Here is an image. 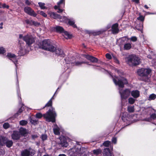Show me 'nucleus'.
<instances>
[{
  "mask_svg": "<svg viewBox=\"0 0 156 156\" xmlns=\"http://www.w3.org/2000/svg\"><path fill=\"white\" fill-rule=\"evenodd\" d=\"M109 74L112 78L115 84L116 85H118L119 87V92L122 101L123 99H126L130 95L131 93L129 89H126L124 90L122 89V88L124 87V84L127 83V81L126 79L120 76L113 77L111 73H109Z\"/></svg>",
  "mask_w": 156,
  "mask_h": 156,
  "instance_id": "1",
  "label": "nucleus"
},
{
  "mask_svg": "<svg viewBox=\"0 0 156 156\" xmlns=\"http://www.w3.org/2000/svg\"><path fill=\"white\" fill-rule=\"evenodd\" d=\"M34 37L30 34H27L23 35L20 34L19 35V43L20 44L19 51L21 55L27 52L28 50L26 48L30 46L34 42Z\"/></svg>",
  "mask_w": 156,
  "mask_h": 156,
  "instance_id": "2",
  "label": "nucleus"
},
{
  "mask_svg": "<svg viewBox=\"0 0 156 156\" xmlns=\"http://www.w3.org/2000/svg\"><path fill=\"white\" fill-rule=\"evenodd\" d=\"M40 48L44 50L51 52L55 50V46L53 45L49 40H44L40 42Z\"/></svg>",
  "mask_w": 156,
  "mask_h": 156,
  "instance_id": "3",
  "label": "nucleus"
},
{
  "mask_svg": "<svg viewBox=\"0 0 156 156\" xmlns=\"http://www.w3.org/2000/svg\"><path fill=\"white\" fill-rule=\"evenodd\" d=\"M43 116L47 121L51 122H55L56 114L54 108L51 107L46 114L43 115Z\"/></svg>",
  "mask_w": 156,
  "mask_h": 156,
  "instance_id": "4",
  "label": "nucleus"
},
{
  "mask_svg": "<svg viewBox=\"0 0 156 156\" xmlns=\"http://www.w3.org/2000/svg\"><path fill=\"white\" fill-rule=\"evenodd\" d=\"M126 60L127 63L131 66L138 65L140 62L139 58L134 55L129 56L126 58Z\"/></svg>",
  "mask_w": 156,
  "mask_h": 156,
  "instance_id": "5",
  "label": "nucleus"
},
{
  "mask_svg": "<svg viewBox=\"0 0 156 156\" xmlns=\"http://www.w3.org/2000/svg\"><path fill=\"white\" fill-rule=\"evenodd\" d=\"M6 57L9 59L11 60L15 65L16 68L17 67V64H18V60L17 57L14 54L10 52L8 53L7 55L5 54V55L4 57Z\"/></svg>",
  "mask_w": 156,
  "mask_h": 156,
  "instance_id": "6",
  "label": "nucleus"
},
{
  "mask_svg": "<svg viewBox=\"0 0 156 156\" xmlns=\"http://www.w3.org/2000/svg\"><path fill=\"white\" fill-rule=\"evenodd\" d=\"M2 143L5 144L8 147H11L13 144V142L12 140H8L4 136L0 137V147L2 146Z\"/></svg>",
  "mask_w": 156,
  "mask_h": 156,
  "instance_id": "7",
  "label": "nucleus"
},
{
  "mask_svg": "<svg viewBox=\"0 0 156 156\" xmlns=\"http://www.w3.org/2000/svg\"><path fill=\"white\" fill-rule=\"evenodd\" d=\"M35 153V151L33 149L29 148L22 151L21 156H33Z\"/></svg>",
  "mask_w": 156,
  "mask_h": 156,
  "instance_id": "8",
  "label": "nucleus"
},
{
  "mask_svg": "<svg viewBox=\"0 0 156 156\" xmlns=\"http://www.w3.org/2000/svg\"><path fill=\"white\" fill-rule=\"evenodd\" d=\"M151 72V70L149 69L141 68L137 71V73L140 76H147Z\"/></svg>",
  "mask_w": 156,
  "mask_h": 156,
  "instance_id": "9",
  "label": "nucleus"
},
{
  "mask_svg": "<svg viewBox=\"0 0 156 156\" xmlns=\"http://www.w3.org/2000/svg\"><path fill=\"white\" fill-rule=\"evenodd\" d=\"M70 153L73 156H81L82 154L80 147L77 148L75 147L72 148Z\"/></svg>",
  "mask_w": 156,
  "mask_h": 156,
  "instance_id": "10",
  "label": "nucleus"
},
{
  "mask_svg": "<svg viewBox=\"0 0 156 156\" xmlns=\"http://www.w3.org/2000/svg\"><path fill=\"white\" fill-rule=\"evenodd\" d=\"M24 12L28 15L36 17L37 14L30 7L27 6L24 8Z\"/></svg>",
  "mask_w": 156,
  "mask_h": 156,
  "instance_id": "11",
  "label": "nucleus"
},
{
  "mask_svg": "<svg viewBox=\"0 0 156 156\" xmlns=\"http://www.w3.org/2000/svg\"><path fill=\"white\" fill-rule=\"evenodd\" d=\"M66 20L68 21V23L69 25L72 26L74 28H77V26L75 24V20L73 18L68 19L66 17L63 16V20L61 21L66 22Z\"/></svg>",
  "mask_w": 156,
  "mask_h": 156,
  "instance_id": "12",
  "label": "nucleus"
},
{
  "mask_svg": "<svg viewBox=\"0 0 156 156\" xmlns=\"http://www.w3.org/2000/svg\"><path fill=\"white\" fill-rule=\"evenodd\" d=\"M55 50L51 52H54L56 55L61 57H64L65 54L63 51L60 48L56 47L55 46Z\"/></svg>",
  "mask_w": 156,
  "mask_h": 156,
  "instance_id": "13",
  "label": "nucleus"
},
{
  "mask_svg": "<svg viewBox=\"0 0 156 156\" xmlns=\"http://www.w3.org/2000/svg\"><path fill=\"white\" fill-rule=\"evenodd\" d=\"M137 19L141 21L142 22L140 23L139 26L138 25L136 26V29L137 30L142 31L143 28V22L144 20V17L143 16L140 15L139 17L137 18Z\"/></svg>",
  "mask_w": 156,
  "mask_h": 156,
  "instance_id": "14",
  "label": "nucleus"
},
{
  "mask_svg": "<svg viewBox=\"0 0 156 156\" xmlns=\"http://www.w3.org/2000/svg\"><path fill=\"white\" fill-rule=\"evenodd\" d=\"M151 111L153 113L150 115V117L144 119V120L147 122H151L152 119L154 120L156 118L155 111L154 109H151Z\"/></svg>",
  "mask_w": 156,
  "mask_h": 156,
  "instance_id": "15",
  "label": "nucleus"
},
{
  "mask_svg": "<svg viewBox=\"0 0 156 156\" xmlns=\"http://www.w3.org/2000/svg\"><path fill=\"white\" fill-rule=\"evenodd\" d=\"M12 138L14 140H17L20 139L21 137L19 131H14L11 135Z\"/></svg>",
  "mask_w": 156,
  "mask_h": 156,
  "instance_id": "16",
  "label": "nucleus"
},
{
  "mask_svg": "<svg viewBox=\"0 0 156 156\" xmlns=\"http://www.w3.org/2000/svg\"><path fill=\"white\" fill-rule=\"evenodd\" d=\"M124 114L122 115V119L124 122H132V116L129 115V116H126V115L127 113H124Z\"/></svg>",
  "mask_w": 156,
  "mask_h": 156,
  "instance_id": "17",
  "label": "nucleus"
},
{
  "mask_svg": "<svg viewBox=\"0 0 156 156\" xmlns=\"http://www.w3.org/2000/svg\"><path fill=\"white\" fill-rule=\"evenodd\" d=\"M83 56L92 62H97L98 61V59L97 58L88 55H84Z\"/></svg>",
  "mask_w": 156,
  "mask_h": 156,
  "instance_id": "18",
  "label": "nucleus"
},
{
  "mask_svg": "<svg viewBox=\"0 0 156 156\" xmlns=\"http://www.w3.org/2000/svg\"><path fill=\"white\" fill-rule=\"evenodd\" d=\"M48 14L51 17L53 18L54 19H59L60 20H63V17L59 15L52 12H49Z\"/></svg>",
  "mask_w": 156,
  "mask_h": 156,
  "instance_id": "19",
  "label": "nucleus"
},
{
  "mask_svg": "<svg viewBox=\"0 0 156 156\" xmlns=\"http://www.w3.org/2000/svg\"><path fill=\"white\" fill-rule=\"evenodd\" d=\"M118 24L117 23L113 24L112 27V32L113 34L118 33L119 31V29L118 28Z\"/></svg>",
  "mask_w": 156,
  "mask_h": 156,
  "instance_id": "20",
  "label": "nucleus"
},
{
  "mask_svg": "<svg viewBox=\"0 0 156 156\" xmlns=\"http://www.w3.org/2000/svg\"><path fill=\"white\" fill-rule=\"evenodd\" d=\"M65 0H60L57 3V5L54 6L55 9H58V8L64 7L65 6Z\"/></svg>",
  "mask_w": 156,
  "mask_h": 156,
  "instance_id": "21",
  "label": "nucleus"
},
{
  "mask_svg": "<svg viewBox=\"0 0 156 156\" xmlns=\"http://www.w3.org/2000/svg\"><path fill=\"white\" fill-rule=\"evenodd\" d=\"M103 154L104 156H112V153L108 148L104 149L103 151Z\"/></svg>",
  "mask_w": 156,
  "mask_h": 156,
  "instance_id": "22",
  "label": "nucleus"
},
{
  "mask_svg": "<svg viewBox=\"0 0 156 156\" xmlns=\"http://www.w3.org/2000/svg\"><path fill=\"white\" fill-rule=\"evenodd\" d=\"M131 95L134 98H137L139 97L140 91L137 90H134L130 93Z\"/></svg>",
  "mask_w": 156,
  "mask_h": 156,
  "instance_id": "23",
  "label": "nucleus"
},
{
  "mask_svg": "<svg viewBox=\"0 0 156 156\" xmlns=\"http://www.w3.org/2000/svg\"><path fill=\"white\" fill-rule=\"evenodd\" d=\"M61 128L59 127L56 124L54 125L53 130L54 133L55 135H58L60 134V131Z\"/></svg>",
  "mask_w": 156,
  "mask_h": 156,
  "instance_id": "24",
  "label": "nucleus"
},
{
  "mask_svg": "<svg viewBox=\"0 0 156 156\" xmlns=\"http://www.w3.org/2000/svg\"><path fill=\"white\" fill-rule=\"evenodd\" d=\"M73 60H70L69 61V63H68L73 64H74L75 63L76 65L77 66H78L82 64H83V63H86L87 64H89L88 62H83V61H82L81 62H75V61L74 60V59Z\"/></svg>",
  "mask_w": 156,
  "mask_h": 156,
  "instance_id": "25",
  "label": "nucleus"
},
{
  "mask_svg": "<svg viewBox=\"0 0 156 156\" xmlns=\"http://www.w3.org/2000/svg\"><path fill=\"white\" fill-rule=\"evenodd\" d=\"M19 132L20 133L21 136H25L27 133V132L25 129L23 128L22 127H21L19 129Z\"/></svg>",
  "mask_w": 156,
  "mask_h": 156,
  "instance_id": "26",
  "label": "nucleus"
},
{
  "mask_svg": "<svg viewBox=\"0 0 156 156\" xmlns=\"http://www.w3.org/2000/svg\"><path fill=\"white\" fill-rule=\"evenodd\" d=\"M54 29H55L56 31L58 32L62 33L64 31V29L59 26H57L54 27Z\"/></svg>",
  "mask_w": 156,
  "mask_h": 156,
  "instance_id": "27",
  "label": "nucleus"
},
{
  "mask_svg": "<svg viewBox=\"0 0 156 156\" xmlns=\"http://www.w3.org/2000/svg\"><path fill=\"white\" fill-rule=\"evenodd\" d=\"M56 91L54 95H55L56 93ZM54 95L53 96H54ZM54 96H53L49 100L48 102L46 104L44 107L43 108H44L45 107H49V106H51L52 105V99H54L53 98Z\"/></svg>",
  "mask_w": 156,
  "mask_h": 156,
  "instance_id": "28",
  "label": "nucleus"
},
{
  "mask_svg": "<svg viewBox=\"0 0 156 156\" xmlns=\"http://www.w3.org/2000/svg\"><path fill=\"white\" fill-rule=\"evenodd\" d=\"M92 152L94 154L98 155L101 153V150L100 149H98L93 150Z\"/></svg>",
  "mask_w": 156,
  "mask_h": 156,
  "instance_id": "29",
  "label": "nucleus"
},
{
  "mask_svg": "<svg viewBox=\"0 0 156 156\" xmlns=\"http://www.w3.org/2000/svg\"><path fill=\"white\" fill-rule=\"evenodd\" d=\"M132 47L131 44L129 43L125 44L124 46V48L125 50H128L130 49Z\"/></svg>",
  "mask_w": 156,
  "mask_h": 156,
  "instance_id": "30",
  "label": "nucleus"
},
{
  "mask_svg": "<svg viewBox=\"0 0 156 156\" xmlns=\"http://www.w3.org/2000/svg\"><path fill=\"white\" fill-rule=\"evenodd\" d=\"M23 110V107H21V108L19 109L17 112L15 114L14 116L15 117H17L19 115H20V114L22 112Z\"/></svg>",
  "mask_w": 156,
  "mask_h": 156,
  "instance_id": "31",
  "label": "nucleus"
},
{
  "mask_svg": "<svg viewBox=\"0 0 156 156\" xmlns=\"http://www.w3.org/2000/svg\"><path fill=\"white\" fill-rule=\"evenodd\" d=\"M156 98V95L154 94H152L150 95L148 100L149 101L153 100H154Z\"/></svg>",
  "mask_w": 156,
  "mask_h": 156,
  "instance_id": "32",
  "label": "nucleus"
},
{
  "mask_svg": "<svg viewBox=\"0 0 156 156\" xmlns=\"http://www.w3.org/2000/svg\"><path fill=\"white\" fill-rule=\"evenodd\" d=\"M6 52V50L5 48L3 47H0V54H2L4 57L5 54H4Z\"/></svg>",
  "mask_w": 156,
  "mask_h": 156,
  "instance_id": "33",
  "label": "nucleus"
},
{
  "mask_svg": "<svg viewBox=\"0 0 156 156\" xmlns=\"http://www.w3.org/2000/svg\"><path fill=\"white\" fill-rule=\"evenodd\" d=\"M62 33H64V37L66 39L70 38H71V36L70 35L67 31H64Z\"/></svg>",
  "mask_w": 156,
  "mask_h": 156,
  "instance_id": "34",
  "label": "nucleus"
},
{
  "mask_svg": "<svg viewBox=\"0 0 156 156\" xmlns=\"http://www.w3.org/2000/svg\"><path fill=\"white\" fill-rule=\"evenodd\" d=\"M127 110L129 112H134V109L133 106H129L127 108Z\"/></svg>",
  "mask_w": 156,
  "mask_h": 156,
  "instance_id": "35",
  "label": "nucleus"
},
{
  "mask_svg": "<svg viewBox=\"0 0 156 156\" xmlns=\"http://www.w3.org/2000/svg\"><path fill=\"white\" fill-rule=\"evenodd\" d=\"M33 20H29L28 19H27L25 20V23L27 25H29L30 26H32Z\"/></svg>",
  "mask_w": 156,
  "mask_h": 156,
  "instance_id": "36",
  "label": "nucleus"
},
{
  "mask_svg": "<svg viewBox=\"0 0 156 156\" xmlns=\"http://www.w3.org/2000/svg\"><path fill=\"white\" fill-rule=\"evenodd\" d=\"M38 3L39 6L41 9H44L46 8L44 6L45 4L44 3L39 2Z\"/></svg>",
  "mask_w": 156,
  "mask_h": 156,
  "instance_id": "37",
  "label": "nucleus"
},
{
  "mask_svg": "<svg viewBox=\"0 0 156 156\" xmlns=\"http://www.w3.org/2000/svg\"><path fill=\"white\" fill-rule=\"evenodd\" d=\"M61 145L62 147H67L68 145L67 142L65 140H64L63 142L61 141Z\"/></svg>",
  "mask_w": 156,
  "mask_h": 156,
  "instance_id": "38",
  "label": "nucleus"
},
{
  "mask_svg": "<svg viewBox=\"0 0 156 156\" xmlns=\"http://www.w3.org/2000/svg\"><path fill=\"white\" fill-rule=\"evenodd\" d=\"M30 122L32 124L36 125L37 124V120L33 119V118H30Z\"/></svg>",
  "mask_w": 156,
  "mask_h": 156,
  "instance_id": "39",
  "label": "nucleus"
},
{
  "mask_svg": "<svg viewBox=\"0 0 156 156\" xmlns=\"http://www.w3.org/2000/svg\"><path fill=\"white\" fill-rule=\"evenodd\" d=\"M135 100L132 98H130L128 99V102L131 104H133L135 102Z\"/></svg>",
  "mask_w": 156,
  "mask_h": 156,
  "instance_id": "40",
  "label": "nucleus"
},
{
  "mask_svg": "<svg viewBox=\"0 0 156 156\" xmlns=\"http://www.w3.org/2000/svg\"><path fill=\"white\" fill-rule=\"evenodd\" d=\"M27 123V121L25 120H22L20 122V124L22 126H25Z\"/></svg>",
  "mask_w": 156,
  "mask_h": 156,
  "instance_id": "41",
  "label": "nucleus"
},
{
  "mask_svg": "<svg viewBox=\"0 0 156 156\" xmlns=\"http://www.w3.org/2000/svg\"><path fill=\"white\" fill-rule=\"evenodd\" d=\"M111 144V142L109 141H106L104 142L103 143L104 146L105 147H108Z\"/></svg>",
  "mask_w": 156,
  "mask_h": 156,
  "instance_id": "42",
  "label": "nucleus"
},
{
  "mask_svg": "<svg viewBox=\"0 0 156 156\" xmlns=\"http://www.w3.org/2000/svg\"><path fill=\"white\" fill-rule=\"evenodd\" d=\"M32 23V25H34L35 26L38 27L40 25V23L35 21H33Z\"/></svg>",
  "mask_w": 156,
  "mask_h": 156,
  "instance_id": "43",
  "label": "nucleus"
},
{
  "mask_svg": "<svg viewBox=\"0 0 156 156\" xmlns=\"http://www.w3.org/2000/svg\"><path fill=\"white\" fill-rule=\"evenodd\" d=\"M3 127L5 129H7L9 127V125L8 123H5L3 125Z\"/></svg>",
  "mask_w": 156,
  "mask_h": 156,
  "instance_id": "44",
  "label": "nucleus"
},
{
  "mask_svg": "<svg viewBox=\"0 0 156 156\" xmlns=\"http://www.w3.org/2000/svg\"><path fill=\"white\" fill-rule=\"evenodd\" d=\"M105 31V30H104V31L100 30V31H96V32H95L94 33H93L94 35H98L102 33L103 31Z\"/></svg>",
  "mask_w": 156,
  "mask_h": 156,
  "instance_id": "45",
  "label": "nucleus"
},
{
  "mask_svg": "<svg viewBox=\"0 0 156 156\" xmlns=\"http://www.w3.org/2000/svg\"><path fill=\"white\" fill-rule=\"evenodd\" d=\"M129 39L133 42H135L137 40V38L135 36H133L131 37Z\"/></svg>",
  "mask_w": 156,
  "mask_h": 156,
  "instance_id": "46",
  "label": "nucleus"
},
{
  "mask_svg": "<svg viewBox=\"0 0 156 156\" xmlns=\"http://www.w3.org/2000/svg\"><path fill=\"white\" fill-rule=\"evenodd\" d=\"M113 60L117 64L119 63V61L117 59V58L115 56H113L112 57Z\"/></svg>",
  "mask_w": 156,
  "mask_h": 156,
  "instance_id": "47",
  "label": "nucleus"
},
{
  "mask_svg": "<svg viewBox=\"0 0 156 156\" xmlns=\"http://www.w3.org/2000/svg\"><path fill=\"white\" fill-rule=\"evenodd\" d=\"M41 138L43 140H44L47 139V136L46 134H43L41 136Z\"/></svg>",
  "mask_w": 156,
  "mask_h": 156,
  "instance_id": "48",
  "label": "nucleus"
},
{
  "mask_svg": "<svg viewBox=\"0 0 156 156\" xmlns=\"http://www.w3.org/2000/svg\"><path fill=\"white\" fill-rule=\"evenodd\" d=\"M117 138L115 137H113L112 139V143L115 144L117 142Z\"/></svg>",
  "mask_w": 156,
  "mask_h": 156,
  "instance_id": "49",
  "label": "nucleus"
},
{
  "mask_svg": "<svg viewBox=\"0 0 156 156\" xmlns=\"http://www.w3.org/2000/svg\"><path fill=\"white\" fill-rule=\"evenodd\" d=\"M42 114L40 113H38L36 114V117L38 118H41L42 116Z\"/></svg>",
  "mask_w": 156,
  "mask_h": 156,
  "instance_id": "50",
  "label": "nucleus"
},
{
  "mask_svg": "<svg viewBox=\"0 0 156 156\" xmlns=\"http://www.w3.org/2000/svg\"><path fill=\"white\" fill-rule=\"evenodd\" d=\"M2 8L8 9L9 7V6L8 5H6L5 3L2 4Z\"/></svg>",
  "mask_w": 156,
  "mask_h": 156,
  "instance_id": "51",
  "label": "nucleus"
},
{
  "mask_svg": "<svg viewBox=\"0 0 156 156\" xmlns=\"http://www.w3.org/2000/svg\"><path fill=\"white\" fill-rule=\"evenodd\" d=\"M40 14L44 17H46L47 16V15L42 11H40Z\"/></svg>",
  "mask_w": 156,
  "mask_h": 156,
  "instance_id": "52",
  "label": "nucleus"
},
{
  "mask_svg": "<svg viewBox=\"0 0 156 156\" xmlns=\"http://www.w3.org/2000/svg\"><path fill=\"white\" fill-rule=\"evenodd\" d=\"M106 58L109 59H110L112 58V57L108 53H107L106 54Z\"/></svg>",
  "mask_w": 156,
  "mask_h": 156,
  "instance_id": "53",
  "label": "nucleus"
},
{
  "mask_svg": "<svg viewBox=\"0 0 156 156\" xmlns=\"http://www.w3.org/2000/svg\"><path fill=\"white\" fill-rule=\"evenodd\" d=\"M74 59V58H72V60H71V59H70L69 60V61H70V60H73ZM65 60H66V61L67 62V64H69L68 63H69V62H67V61H66V60H69V59H67V58L66 59H65ZM66 65V66H67V67H66V68H65V69H66V67H67V68H66V70L67 69H68V66H67V65Z\"/></svg>",
  "mask_w": 156,
  "mask_h": 156,
  "instance_id": "54",
  "label": "nucleus"
},
{
  "mask_svg": "<svg viewBox=\"0 0 156 156\" xmlns=\"http://www.w3.org/2000/svg\"><path fill=\"white\" fill-rule=\"evenodd\" d=\"M61 8H58V9H58L57 12L58 13H60L63 11V10L62 9H60Z\"/></svg>",
  "mask_w": 156,
  "mask_h": 156,
  "instance_id": "55",
  "label": "nucleus"
},
{
  "mask_svg": "<svg viewBox=\"0 0 156 156\" xmlns=\"http://www.w3.org/2000/svg\"><path fill=\"white\" fill-rule=\"evenodd\" d=\"M25 2L27 5H30V2L28 0H25Z\"/></svg>",
  "mask_w": 156,
  "mask_h": 156,
  "instance_id": "56",
  "label": "nucleus"
},
{
  "mask_svg": "<svg viewBox=\"0 0 156 156\" xmlns=\"http://www.w3.org/2000/svg\"><path fill=\"white\" fill-rule=\"evenodd\" d=\"M111 27V25H108L107 26V28H106V30H108V29H109Z\"/></svg>",
  "mask_w": 156,
  "mask_h": 156,
  "instance_id": "57",
  "label": "nucleus"
},
{
  "mask_svg": "<svg viewBox=\"0 0 156 156\" xmlns=\"http://www.w3.org/2000/svg\"><path fill=\"white\" fill-rule=\"evenodd\" d=\"M147 58H149L150 59H152L153 58L152 56L150 55H148L147 56Z\"/></svg>",
  "mask_w": 156,
  "mask_h": 156,
  "instance_id": "58",
  "label": "nucleus"
},
{
  "mask_svg": "<svg viewBox=\"0 0 156 156\" xmlns=\"http://www.w3.org/2000/svg\"><path fill=\"white\" fill-rule=\"evenodd\" d=\"M133 1L137 3H138L139 2V0H133Z\"/></svg>",
  "mask_w": 156,
  "mask_h": 156,
  "instance_id": "59",
  "label": "nucleus"
},
{
  "mask_svg": "<svg viewBox=\"0 0 156 156\" xmlns=\"http://www.w3.org/2000/svg\"><path fill=\"white\" fill-rule=\"evenodd\" d=\"M58 156H66V155L64 154H60L58 155Z\"/></svg>",
  "mask_w": 156,
  "mask_h": 156,
  "instance_id": "60",
  "label": "nucleus"
},
{
  "mask_svg": "<svg viewBox=\"0 0 156 156\" xmlns=\"http://www.w3.org/2000/svg\"><path fill=\"white\" fill-rule=\"evenodd\" d=\"M17 92L18 95V98H19L20 99H21V98L20 97V95L18 94V90H17Z\"/></svg>",
  "mask_w": 156,
  "mask_h": 156,
  "instance_id": "61",
  "label": "nucleus"
},
{
  "mask_svg": "<svg viewBox=\"0 0 156 156\" xmlns=\"http://www.w3.org/2000/svg\"><path fill=\"white\" fill-rule=\"evenodd\" d=\"M144 7L147 9H148L149 8L148 6L146 5H144Z\"/></svg>",
  "mask_w": 156,
  "mask_h": 156,
  "instance_id": "62",
  "label": "nucleus"
},
{
  "mask_svg": "<svg viewBox=\"0 0 156 156\" xmlns=\"http://www.w3.org/2000/svg\"><path fill=\"white\" fill-rule=\"evenodd\" d=\"M2 4L0 3V8H2Z\"/></svg>",
  "mask_w": 156,
  "mask_h": 156,
  "instance_id": "63",
  "label": "nucleus"
},
{
  "mask_svg": "<svg viewBox=\"0 0 156 156\" xmlns=\"http://www.w3.org/2000/svg\"><path fill=\"white\" fill-rule=\"evenodd\" d=\"M2 28H3L2 26V25L0 27V28L1 29H2Z\"/></svg>",
  "mask_w": 156,
  "mask_h": 156,
  "instance_id": "64",
  "label": "nucleus"
}]
</instances>
